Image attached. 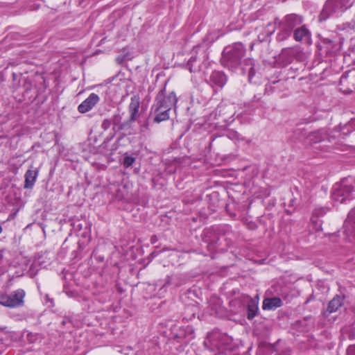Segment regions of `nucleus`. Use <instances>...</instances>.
<instances>
[{
    "label": "nucleus",
    "instance_id": "1",
    "mask_svg": "<svg viewBox=\"0 0 355 355\" xmlns=\"http://www.w3.org/2000/svg\"><path fill=\"white\" fill-rule=\"evenodd\" d=\"M177 102L178 98L173 92L166 95L165 88H162L151 107L150 114L154 115L153 122L159 123L169 119L170 112L173 107H175Z\"/></svg>",
    "mask_w": 355,
    "mask_h": 355
},
{
    "label": "nucleus",
    "instance_id": "2",
    "mask_svg": "<svg viewBox=\"0 0 355 355\" xmlns=\"http://www.w3.org/2000/svg\"><path fill=\"white\" fill-rule=\"evenodd\" d=\"M303 20L304 19L302 15L294 13L286 15L282 19L276 18L275 19V25L271 31H268L267 35H272L277 25L279 32L277 35V40L278 42H284L291 36L292 32L296 28L302 25Z\"/></svg>",
    "mask_w": 355,
    "mask_h": 355
},
{
    "label": "nucleus",
    "instance_id": "3",
    "mask_svg": "<svg viewBox=\"0 0 355 355\" xmlns=\"http://www.w3.org/2000/svg\"><path fill=\"white\" fill-rule=\"evenodd\" d=\"M355 0H327L318 15V21L323 22L332 17H339L352 8Z\"/></svg>",
    "mask_w": 355,
    "mask_h": 355
},
{
    "label": "nucleus",
    "instance_id": "4",
    "mask_svg": "<svg viewBox=\"0 0 355 355\" xmlns=\"http://www.w3.org/2000/svg\"><path fill=\"white\" fill-rule=\"evenodd\" d=\"M354 198L355 180L353 178H345L334 186L331 192L333 200L343 203Z\"/></svg>",
    "mask_w": 355,
    "mask_h": 355
},
{
    "label": "nucleus",
    "instance_id": "5",
    "mask_svg": "<svg viewBox=\"0 0 355 355\" xmlns=\"http://www.w3.org/2000/svg\"><path fill=\"white\" fill-rule=\"evenodd\" d=\"M245 55V49L240 43H235L230 48H225L221 58L222 64L233 70L241 65L243 58Z\"/></svg>",
    "mask_w": 355,
    "mask_h": 355
},
{
    "label": "nucleus",
    "instance_id": "6",
    "mask_svg": "<svg viewBox=\"0 0 355 355\" xmlns=\"http://www.w3.org/2000/svg\"><path fill=\"white\" fill-rule=\"evenodd\" d=\"M209 339L211 345L222 354L232 352L236 347V344L234 343L232 338L226 334L214 333L209 337Z\"/></svg>",
    "mask_w": 355,
    "mask_h": 355
},
{
    "label": "nucleus",
    "instance_id": "7",
    "mask_svg": "<svg viewBox=\"0 0 355 355\" xmlns=\"http://www.w3.org/2000/svg\"><path fill=\"white\" fill-rule=\"evenodd\" d=\"M302 52L297 46L284 48L276 58V62L279 67H285L291 64L295 59L300 60Z\"/></svg>",
    "mask_w": 355,
    "mask_h": 355
},
{
    "label": "nucleus",
    "instance_id": "8",
    "mask_svg": "<svg viewBox=\"0 0 355 355\" xmlns=\"http://www.w3.org/2000/svg\"><path fill=\"white\" fill-rule=\"evenodd\" d=\"M25 292L22 289H18L10 294L0 295V304L7 307H16L21 305L24 302Z\"/></svg>",
    "mask_w": 355,
    "mask_h": 355
},
{
    "label": "nucleus",
    "instance_id": "9",
    "mask_svg": "<svg viewBox=\"0 0 355 355\" xmlns=\"http://www.w3.org/2000/svg\"><path fill=\"white\" fill-rule=\"evenodd\" d=\"M343 228L348 241L355 244V208L349 212Z\"/></svg>",
    "mask_w": 355,
    "mask_h": 355
},
{
    "label": "nucleus",
    "instance_id": "10",
    "mask_svg": "<svg viewBox=\"0 0 355 355\" xmlns=\"http://www.w3.org/2000/svg\"><path fill=\"white\" fill-rule=\"evenodd\" d=\"M99 96L95 93H92L78 105V110L80 113H86L90 111L99 102Z\"/></svg>",
    "mask_w": 355,
    "mask_h": 355
},
{
    "label": "nucleus",
    "instance_id": "11",
    "mask_svg": "<svg viewBox=\"0 0 355 355\" xmlns=\"http://www.w3.org/2000/svg\"><path fill=\"white\" fill-rule=\"evenodd\" d=\"M293 38L296 42H309L311 39V33L306 25H301L293 31Z\"/></svg>",
    "mask_w": 355,
    "mask_h": 355
},
{
    "label": "nucleus",
    "instance_id": "12",
    "mask_svg": "<svg viewBox=\"0 0 355 355\" xmlns=\"http://www.w3.org/2000/svg\"><path fill=\"white\" fill-rule=\"evenodd\" d=\"M321 43L322 44L321 49H324L326 54L329 55H336L341 48L339 42L329 38H323Z\"/></svg>",
    "mask_w": 355,
    "mask_h": 355
},
{
    "label": "nucleus",
    "instance_id": "13",
    "mask_svg": "<svg viewBox=\"0 0 355 355\" xmlns=\"http://www.w3.org/2000/svg\"><path fill=\"white\" fill-rule=\"evenodd\" d=\"M140 101L139 98L137 96H133L130 98V103L128 106V112L130 113V123L134 122L137 120L139 116Z\"/></svg>",
    "mask_w": 355,
    "mask_h": 355
},
{
    "label": "nucleus",
    "instance_id": "14",
    "mask_svg": "<svg viewBox=\"0 0 355 355\" xmlns=\"http://www.w3.org/2000/svg\"><path fill=\"white\" fill-rule=\"evenodd\" d=\"M227 82L225 74L221 71H213L209 76V83L214 88L221 89Z\"/></svg>",
    "mask_w": 355,
    "mask_h": 355
},
{
    "label": "nucleus",
    "instance_id": "15",
    "mask_svg": "<svg viewBox=\"0 0 355 355\" xmlns=\"http://www.w3.org/2000/svg\"><path fill=\"white\" fill-rule=\"evenodd\" d=\"M39 169L32 166L25 173L24 189H32L36 182Z\"/></svg>",
    "mask_w": 355,
    "mask_h": 355
},
{
    "label": "nucleus",
    "instance_id": "16",
    "mask_svg": "<svg viewBox=\"0 0 355 355\" xmlns=\"http://www.w3.org/2000/svg\"><path fill=\"white\" fill-rule=\"evenodd\" d=\"M327 211L328 209L326 207L315 208L313 210L311 221L313 224H315V230L316 231L322 230V223L318 218L323 216Z\"/></svg>",
    "mask_w": 355,
    "mask_h": 355
},
{
    "label": "nucleus",
    "instance_id": "17",
    "mask_svg": "<svg viewBox=\"0 0 355 355\" xmlns=\"http://www.w3.org/2000/svg\"><path fill=\"white\" fill-rule=\"evenodd\" d=\"M282 305L283 302L279 297H266L263 300L262 309L263 310H275Z\"/></svg>",
    "mask_w": 355,
    "mask_h": 355
},
{
    "label": "nucleus",
    "instance_id": "18",
    "mask_svg": "<svg viewBox=\"0 0 355 355\" xmlns=\"http://www.w3.org/2000/svg\"><path fill=\"white\" fill-rule=\"evenodd\" d=\"M259 297L250 298L247 304L248 320H252L257 314L259 310Z\"/></svg>",
    "mask_w": 355,
    "mask_h": 355
},
{
    "label": "nucleus",
    "instance_id": "19",
    "mask_svg": "<svg viewBox=\"0 0 355 355\" xmlns=\"http://www.w3.org/2000/svg\"><path fill=\"white\" fill-rule=\"evenodd\" d=\"M326 132L323 130H318L314 132H309L306 137V142L309 144H316L323 141L326 138Z\"/></svg>",
    "mask_w": 355,
    "mask_h": 355
},
{
    "label": "nucleus",
    "instance_id": "20",
    "mask_svg": "<svg viewBox=\"0 0 355 355\" xmlns=\"http://www.w3.org/2000/svg\"><path fill=\"white\" fill-rule=\"evenodd\" d=\"M197 49L198 47L193 48L192 50L193 55L189 58L187 64V67L191 73H195L200 71V62L198 60V57L196 55L197 53Z\"/></svg>",
    "mask_w": 355,
    "mask_h": 355
},
{
    "label": "nucleus",
    "instance_id": "21",
    "mask_svg": "<svg viewBox=\"0 0 355 355\" xmlns=\"http://www.w3.org/2000/svg\"><path fill=\"white\" fill-rule=\"evenodd\" d=\"M12 80L14 85L16 87L23 86L26 88V90L30 89L31 83L27 80L26 77L24 76L21 73H13Z\"/></svg>",
    "mask_w": 355,
    "mask_h": 355
},
{
    "label": "nucleus",
    "instance_id": "22",
    "mask_svg": "<svg viewBox=\"0 0 355 355\" xmlns=\"http://www.w3.org/2000/svg\"><path fill=\"white\" fill-rule=\"evenodd\" d=\"M343 304V298L340 295H336L328 304L327 311L329 313H334L338 310V309Z\"/></svg>",
    "mask_w": 355,
    "mask_h": 355
},
{
    "label": "nucleus",
    "instance_id": "23",
    "mask_svg": "<svg viewBox=\"0 0 355 355\" xmlns=\"http://www.w3.org/2000/svg\"><path fill=\"white\" fill-rule=\"evenodd\" d=\"M182 163V159L181 158H175L171 162H166V166H165V172L167 175H171L173 174L178 167Z\"/></svg>",
    "mask_w": 355,
    "mask_h": 355
},
{
    "label": "nucleus",
    "instance_id": "24",
    "mask_svg": "<svg viewBox=\"0 0 355 355\" xmlns=\"http://www.w3.org/2000/svg\"><path fill=\"white\" fill-rule=\"evenodd\" d=\"M209 304L211 309V313L217 315L220 309V300L216 296H213L209 299Z\"/></svg>",
    "mask_w": 355,
    "mask_h": 355
},
{
    "label": "nucleus",
    "instance_id": "25",
    "mask_svg": "<svg viewBox=\"0 0 355 355\" xmlns=\"http://www.w3.org/2000/svg\"><path fill=\"white\" fill-rule=\"evenodd\" d=\"M355 80V71H349L345 72L342 75L340 79V84L341 85H347L350 82H353Z\"/></svg>",
    "mask_w": 355,
    "mask_h": 355
},
{
    "label": "nucleus",
    "instance_id": "26",
    "mask_svg": "<svg viewBox=\"0 0 355 355\" xmlns=\"http://www.w3.org/2000/svg\"><path fill=\"white\" fill-rule=\"evenodd\" d=\"M294 133L299 140L305 139L306 141L309 132L304 128H298L295 130Z\"/></svg>",
    "mask_w": 355,
    "mask_h": 355
},
{
    "label": "nucleus",
    "instance_id": "27",
    "mask_svg": "<svg viewBox=\"0 0 355 355\" xmlns=\"http://www.w3.org/2000/svg\"><path fill=\"white\" fill-rule=\"evenodd\" d=\"M225 135L230 139L235 141L242 139L241 135L237 132L232 130H228Z\"/></svg>",
    "mask_w": 355,
    "mask_h": 355
},
{
    "label": "nucleus",
    "instance_id": "28",
    "mask_svg": "<svg viewBox=\"0 0 355 355\" xmlns=\"http://www.w3.org/2000/svg\"><path fill=\"white\" fill-rule=\"evenodd\" d=\"M178 277L176 276L167 277L165 284L162 287H165L168 285H174L175 286H179L180 284H179L176 280Z\"/></svg>",
    "mask_w": 355,
    "mask_h": 355
},
{
    "label": "nucleus",
    "instance_id": "29",
    "mask_svg": "<svg viewBox=\"0 0 355 355\" xmlns=\"http://www.w3.org/2000/svg\"><path fill=\"white\" fill-rule=\"evenodd\" d=\"M213 234H214V232L211 230H204L203 234H202V238H203V240L205 241V242H206L207 243L212 244L214 241L210 239L209 237Z\"/></svg>",
    "mask_w": 355,
    "mask_h": 355
},
{
    "label": "nucleus",
    "instance_id": "30",
    "mask_svg": "<svg viewBox=\"0 0 355 355\" xmlns=\"http://www.w3.org/2000/svg\"><path fill=\"white\" fill-rule=\"evenodd\" d=\"M135 162V159L132 156H126L123 158V165L125 168H128L131 166L134 162Z\"/></svg>",
    "mask_w": 355,
    "mask_h": 355
},
{
    "label": "nucleus",
    "instance_id": "31",
    "mask_svg": "<svg viewBox=\"0 0 355 355\" xmlns=\"http://www.w3.org/2000/svg\"><path fill=\"white\" fill-rule=\"evenodd\" d=\"M111 125H112L111 120L106 119H104L103 121L102 122L101 128L104 130H107L110 128Z\"/></svg>",
    "mask_w": 355,
    "mask_h": 355
},
{
    "label": "nucleus",
    "instance_id": "32",
    "mask_svg": "<svg viewBox=\"0 0 355 355\" xmlns=\"http://www.w3.org/2000/svg\"><path fill=\"white\" fill-rule=\"evenodd\" d=\"M347 355H355V345H350L347 347Z\"/></svg>",
    "mask_w": 355,
    "mask_h": 355
},
{
    "label": "nucleus",
    "instance_id": "33",
    "mask_svg": "<svg viewBox=\"0 0 355 355\" xmlns=\"http://www.w3.org/2000/svg\"><path fill=\"white\" fill-rule=\"evenodd\" d=\"M220 111H221V110H220V107H217V108L215 110V111H214L212 113H211V114H210V117H211V119H216V116H217V114H218V112H219V113H220Z\"/></svg>",
    "mask_w": 355,
    "mask_h": 355
},
{
    "label": "nucleus",
    "instance_id": "34",
    "mask_svg": "<svg viewBox=\"0 0 355 355\" xmlns=\"http://www.w3.org/2000/svg\"><path fill=\"white\" fill-rule=\"evenodd\" d=\"M254 69L253 67H251L249 69V74H248V78H249L250 80H251L252 76H254Z\"/></svg>",
    "mask_w": 355,
    "mask_h": 355
},
{
    "label": "nucleus",
    "instance_id": "35",
    "mask_svg": "<svg viewBox=\"0 0 355 355\" xmlns=\"http://www.w3.org/2000/svg\"><path fill=\"white\" fill-rule=\"evenodd\" d=\"M347 27H349L351 29H354L355 28V22L354 21H352V22L347 24Z\"/></svg>",
    "mask_w": 355,
    "mask_h": 355
},
{
    "label": "nucleus",
    "instance_id": "36",
    "mask_svg": "<svg viewBox=\"0 0 355 355\" xmlns=\"http://www.w3.org/2000/svg\"><path fill=\"white\" fill-rule=\"evenodd\" d=\"M123 58H121L120 56L117 57L116 59V61L118 64H121L123 62Z\"/></svg>",
    "mask_w": 355,
    "mask_h": 355
},
{
    "label": "nucleus",
    "instance_id": "37",
    "mask_svg": "<svg viewBox=\"0 0 355 355\" xmlns=\"http://www.w3.org/2000/svg\"><path fill=\"white\" fill-rule=\"evenodd\" d=\"M148 124H149V122L147 120L145 123L141 126V129L143 130L144 128H147L148 126Z\"/></svg>",
    "mask_w": 355,
    "mask_h": 355
},
{
    "label": "nucleus",
    "instance_id": "38",
    "mask_svg": "<svg viewBox=\"0 0 355 355\" xmlns=\"http://www.w3.org/2000/svg\"><path fill=\"white\" fill-rule=\"evenodd\" d=\"M150 241H151V243H154L157 241V237H156V236H153L151 237Z\"/></svg>",
    "mask_w": 355,
    "mask_h": 355
},
{
    "label": "nucleus",
    "instance_id": "39",
    "mask_svg": "<svg viewBox=\"0 0 355 355\" xmlns=\"http://www.w3.org/2000/svg\"><path fill=\"white\" fill-rule=\"evenodd\" d=\"M66 323H67V320H63L62 322V324L63 325H64Z\"/></svg>",
    "mask_w": 355,
    "mask_h": 355
},
{
    "label": "nucleus",
    "instance_id": "40",
    "mask_svg": "<svg viewBox=\"0 0 355 355\" xmlns=\"http://www.w3.org/2000/svg\"><path fill=\"white\" fill-rule=\"evenodd\" d=\"M116 118H115V119H114V128H115V127H116Z\"/></svg>",
    "mask_w": 355,
    "mask_h": 355
},
{
    "label": "nucleus",
    "instance_id": "41",
    "mask_svg": "<svg viewBox=\"0 0 355 355\" xmlns=\"http://www.w3.org/2000/svg\"><path fill=\"white\" fill-rule=\"evenodd\" d=\"M2 231H3V228H2L1 225H0V234L2 232Z\"/></svg>",
    "mask_w": 355,
    "mask_h": 355
},
{
    "label": "nucleus",
    "instance_id": "42",
    "mask_svg": "<svg viewBox=\"0 0 355 355\" xmlns=\"http://www.w3.org/2000/svg\"><path fill=\"white\" fill-rule=\"evenodd\" d=\"M279 83V81L278 80V81H276V82H273V84H276V83Z\"/></svg>",
    "mask_w": 355,
    "mask_h": 355
},
{
    "label": "nucleus",
    "instance_id": "43",
    "mask_svg": "<svg viewBox=\"0 0 355 355\" xmlns=\"http://www.w3.org/2000/svg\"><path fill=\"white\" fill-rule=\"evenodd\" d=\"M123 128L121 126H119L118 129L121 130Z\"/></svg>",
    "mask_w": 355,
    "mask_h": 355
}]
</instances>
